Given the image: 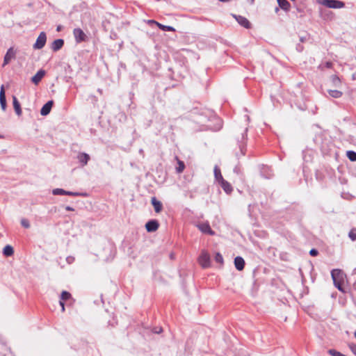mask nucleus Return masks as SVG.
<instances>
[{"label":"nucleus","instance_id":"nucleus-24","mask_svg":"<svg viewBox=\"0 0 356 356\" xmlns=\"http://www.w3.org/2000/svg\"><path fill=\"white\" fill-rule=\"evenodd\" d=\"M214 177H215V179L216 181H218V183L223 179V177L222 176V174H221V172H220V168L216 165L214 167Z\"/></svg>","mask_w":356,"mask_h":356},{"label":"nucleus","instance_id":"nucleus-44","mask_svg":"<svg viewBox=\"0 0 356 356\" xmlns=\"http://www.w3.org/2000/svg\"><path fill=\"white\" fill-rule=\"evenodd\" d=\"M218 120V128L216 129L217 130H219L221 127H222V122L220 120Z\"/></svg>","mask_w":356,"mask_h":356},{"label":"nucleus","instance_id":"nucleus-2","mask_svg":"<svg viewBox=\"0 0 356 356\" xmlns=\"http://www.w3.org/2000/svg\"><path fill=\"white\" fill-rule=\"evenodd\" d=\"M54 195L84 196L85 194L79 192L67 191L63 188H55L52 191Z\"/></svg>","mask_w":356,"mask_h":356},{"label":"nucleus","instance_id":"nucleus-23","mask_svg":"<svg viewBox=\"0 0 356 356\" xmlns=\"http://www.w3.org/2000/svg\"><path fill=\"white\" fill-rule=\"evenodd\" d=\"M13 253H14L13 248L10 245H6L4 247V248L3 249V254L6 257H10L13 254Z\"/></svg>","mask_w":356,"mask_h":356},{"label":"nucleus","instance_id":"nucleus-51","mask_svg":"<svg viewBox=\"0 0 356 356\" xmlns=\"http://www.w3.org/2000/svg\"><path fill=\"white\" fill-rule=\"evenodd\" d=\"M355 337L356 338V331L354 333Z\"/></svg>","mask_w":356,"mask_h":356},{"label":"nucleus","instance_id":"nucleus-12","mask_svg":"<svg viewBox=\"0 0 356 356\" xmlns=\"http://www.w3.org/2000/svg\"><path fill=\"white\" fill-rule=\"evenodd\" d=\"M45 75V71L43 70H40L37 72V73L31 78L32 82L37 85L42 80V79Z\"/></svg>","mask_w":356,"mask_h":356},{"label":"nucleus","instance_id":"nucleus-5","mask_svg":"<svg viewBox=\"0 0 356 356\" xmlns=\"http://www.w3.org/2000/svg\"><path fill=\"white\" fill-rule=\"evenodd\" d=\"M73 34L77 43L86 40L87 36L85 33L79 28L74 29Z\"/></svg>","mask_w":356,"mask_h":356},{"label":"nucleus","instance_id":"nucleus-43","mask_svg":"<svg viewBox=\"0 0 356 356\" xmlns=\"http://www.w3.org/2000/svg\"><path fill=\"white\" fill-rule=\"evenodd\" d=\"M325 66H326V67H327V68H330V67H332V63L331 62H327V63H325Z\"/></svg>","mask_w":356,"mask_h":356},{"label":"nucleus","instance_id":"nucleus-19","mask_svg":"<svg viewBox=\"0 0 356 356\" xmlns=\"http://www.w3.org/2000/svg\"><path fill=\"white\" fill-rule=\"evenodd\" d=\"M331 276L333 281L341 280L343 279V273L340 269H333L331 271Z\"/></svg>","mask_w":356,"mask_h":356},{"label":"nucleus","instance_id":"nucleus-27","mask_svg":"<svg viewBox=\"0 0 356 356\" xmlns=\"http://www.w3.org/2000/svg\"><path fill=\"white\" fill-rule=\"evenodd\" d=\"M60 298V301H65V300H69L71 298V294L66 291H63L61 293Z\"/></svg>","mask_w":356,"mask_h":356},{"label":"nucleus","instance_id":"nucleus-38","mask_svg":"<svg viewBox=\"0 0 356 356\" xmlns=\"http://www.w3.org/2000/svg\"><path fill=\"white\" fill-rule=\"evenodd\" d=\"M240 150H241V155H245V150H246V149H245V148L243 145H240Z\"/></svg>","mask_w":356,"mask_h":356},{"label":"nucleus","instance_id":"nucleus-32","mask_svg":"<svg viewBox=\"0 0 356 356\" xmlns=\"http://www.w3.org/2000/svg\"><path fill=\"white\" fill-rule=\"evenodd\" d=\"M215 261L217 263L222 264L223 263V257L221 254L217 253L215 256Z\"/></svg>","mask_w":356,"mask_h":356},{"label":"nucleus","instance_id":"nucleus-35","mask_svg":"<svg viewBox=\"0 0 356 356\" xmlns=\"http://www.w3.org/2000/svg\"><path fill=\"white\" fill-rule=\"evenodd\" d=\"M21 224L25 228H29L30 227L29 222L25 219L22 220Z\"/></svg>","mask_w":356,"mask_h":356},{"label":"nucleus","instance_id":"nucleus-41","mask_svg":"<svg viewBox=\"0 0 356 356\" xmlns=\"http://www.w3.org/2000/svg\"><path fill=\"white\" fill-rule=\"evenodd\" d=\"M234 172L236 174H239L240 173V169H239V167L238 166H236L234 169Z\"/></svg>","mask_w":356,"mask_h":356},{"label":"nucleus","instance_id":"nucleus-39","mask_svg":"<svg viewBox=\"0 0 356 356\" xmlns=\"http://www.w3.org/2000/svg\"><path fill=\"white\" fill-rule=\"evenodd\" d=\"M153 332L156 334L161 333L162 332V328L161 327H159V328L156 327L154 329Z\"/></svg>","mask_w":356,"mask_h":356},{"label":"nucleus","instance_id":"nucleus-48","mask_svg":"<svg viewBox=\"0 0 356 356\" xmlns=\"http://www.w3.org/2000/svg\"><path fill=\"white\" fill-rule=\"evenodd\" d=\"M249 1H250V3L251 4L254 3V0H249Z\"/></svg>","mask_w":356,"mask_h":356},{"label":"nucleus","instance_id":"nucleus-6","mask_svg":"<svg viewBox=\"0 0 356 356\" xmlns=\"http://www.w3.org/2000/svg\"><path fill=\"white\" fill-rule=\"evenodd\" d=\"M16 51L13 47H10L3 58V66L8 64L12 59L15 58Z\"/></svg>","mask_w":356,"mask_h":356},{"label":"nucleus","instance_id":"nucleus-28","mask_svg":"<svg viewBox=\"0 0 356 356\" xmlns=\"http://www.w3.org/2000/svg\"><path fill=\"white\" fill-rule=\"evenodd\" d=\"M347 156L351 161H356V152L354 151H348L347 152Z\"/></svg>","mask_w":356,"mask_h":356},{"label":"nucleus","instance_id":"nucleus-31","mask_svg":"<svg viewBox=\"0 0 356 356\" xmlns=\"http://www.w3.org/2000/svg\"><path fill=\"white\" fill-rule=\"evenodd\" d=\"M327 352L332 356H341L342 355L341 353H340L334 349H330V350H328Z\"/></svg>","mask_w":356,"mask_h":356},{"label":"nucleus","instance_id":"nucleus-46","mask_svg":"<svg viewBox=\"0 0 356 356\" xmlns=\"http://www.w3.org/2000/svg\"><path fill=\"white\" fill-rule=\"evenodd\" d=\"M62 28H63V27H62V26H61V25H58V26H57V28H56V31H61V29H62Z\"/></svg>","mask_w":356,"mask_h":356},{"label":"nucleus","instance_id":"nucleus-14","mask_svg":"<svg viewBox=\"0 0 356 356\" xmlns=\"http://www.w3.org/2000/svg\"><path fill=\"white\" fill-rule=\"evenodd\" d=\"M0 104L3 111L6 109V98L3 85L1 86L0 90Z\"/></svg>","mask_w":356,"mask_h":356},{"label":"nucleus","instance_id":"nucleus-3","mask_svg":"<svg viewBox=\"0 0 356 356\" xmlns=\"http://www.w3.org/2000/svg\"><path fill=\"white\" fill-rule=\"evenodd\" d=\"M47 42V35L44 32H41L38 35L36 42L33 44V47L34 49H42Z\"/></svg>","mask_w":356,"mask_h":356},{"label":"nucleus","instance_id":"nucleus-15","mask_svg":"<svg viewBox=\"0 0 356 356\" xmlns=\"http://www.w3.org/2000/svg\"><path fill=\"white\" fill-rule=\"evenodd\" d=\"M245 260L243 257L238 256L234 259V266L238 270H243L245 267Z\"/></svg>","mask_w":356,"mask_h":356},{"label":"nucleus","instance_id":"nucleus-7","mask_svg":"<svg viewBox=\"0 0 356 356\" xmlns=\"http://www.w3.org/2000/svg\"><path fill=\"white\" fill-rule=\"evenodd\" d=\"M198 229L204 234H207L211 236H213L215 232L211 229L208 222H203L197 225Z\"/></svg>","mask_w":356,"mask_h":356},{"label":"nucleus","instance_id":"nucleus-21","mask_svg":"<svg viewBox=\"0 0 356 356\" xmlns=\"http://www.w3.org/2000/svg\"><path fill=\"white\" fill-rule=\"evenodd\" d=\"M261 173L262 176L266 179H270L273 175L271 169L268 166L264 167L261 171Z\"/></svg>","mask_w":356,"mask_h":356},{"label":"nucleus","instance_id":"nucleus-45","mask_svg":"<svg viewBox=\"0 0 356 356\" xmlns=\"http://www.w3.org/2000/svg\"><path fill=\"white\" fill-rule=\"evenodd\" d=\"M247 131H248V129H245V130L244 133L242 134V139H244L245 136H247V134H246Z\"/></svg>","mask_w":356,"mask_h":356},{"label":"nucleus","instance_id":"nucleus-17","mask_svg":"<svg viewBox=\"0 0 356 356\" xmlns=\"http://www.w3.org/2000/svg\"><path fill=\"white\" fill-rule=\"evenodd\" d=\"M151 203L156 213H160L162 211L163 204L155 197H152Z\"/></svg>","mask_w":356,"mask_h":356},{"label":"nucleus","instance_id":"nucleus-8","mask_svg":"<svg viewBox=\"0 0 356 356\" xmlns=\"http://www.w3.org/2000/svg\"><path fill=\"white\" fill-rule=\"evenodd\" d=\"M159 227V224L156 220H150L145 224V228L148 232L156 231Z\"/></svg>","mask_w":356,"mask_h":356},{"label":"nucleus","instance_id":"nucleus-20","mask_svg":"<svg viewBox=\"0 0 356 356\" xmlns=\"http://www.w3.org/2000/svg\"><path fill=\"white\" fill-rule=\"evenodd\" d=\"M149 23H155L159 26V29H161V30H163L164 31H175V29L172 26L163 25L159 22H156L154 20H149Z\"/></svg>","mask_w":356,"mask_h":356},{"label":"nucleus","instance_id":"nucleus-22","mask_svg":"<svg viewBox=\"0 0 356 356\" xmlns=\"http://www.w3.org/2000/svg\"><path fill=\"white\" fill-rule=\"evenodd\" d=\"M279 6L284 10L288 11L290 8V3L287 0H277Z\"/></svg>","mask_w":356,"mask_h":356},{"label":"nucleus","instance_id":"nucleus-13","mask_svg":"<svg viewBox=\"0 0 356 356\" xmlns=\"http://www.w3.org/2000/svg\"><path fill=\"white\" fill-rule=\"evenodd\" d=\"M63 45L64 40L63 39H56L51 43V48L53 51H58L63 47Z\"/></svg>","mask_w":356,"mask_h":356},{"label":"nucleus","instance_id":"nucleus-10","mask_svg":"<svg viewBox=\"0 0 356 356\" xmlns=\"http://www.w3.org/2000/svg\"><path fill=\"white\" fill-rule=\"evenodd\" d=\"M77 159L79 162L81 164L82 166H84L88 164V162L90 159V155L85 152H81L78 154Z\"/></svg>","mask_w":356,"mask_h":356},{"label":"nucleus","instance_id":"nucleus-47","mask_svg":"<svg viewBox=\"0 0 356 356\" xmlns=\"http://www.w3.org/2000/svg\"><path fill=\"white\" fill-rule=\"evenodd\" d=\"M219 1H221V2H229L231 0H218Z\"/></svg>","mask_w":356,"mask_h":356},{"label":"nucleus","instance_id":"nucleus-11","mask_svg":"<svg viewBox=\"0 0 356 356\" xmlns=\"http://www.w3.org/2000/svg\"><path fill=\"white\" fill-rule=\"evenodd\" d=\"M53 104V101L50 100L44 104L40 110V114L43 116L47 115L51 111Z\"/></svg>","mask_w":356,"mask_h":356},{"label":"nucleus","instance_id":"nucleus-25","mask_svg":"<svg viewBox=\"0 0 356 356\" xmlns=\"http://www.w3.org/2000/svg\"><path fill=\"white\" fill-rule=\"evenodd\" d=\"M329 95L333 98H339L342 96V92L337 90H328Z\"/></svg>","mask_w":356,"mask_h":356},{"label":"nucleus","instance_id":"nucleus-16","mask_svg":"<svg viewBox=\"0 0 356 356\" xmlns=\"http://www.w3.org/2000/svg\"><path fill=\"white\" fill-rule=\"evenodd\" d=\"M219 184L227 194H230L232 192V186L227 181L223 179L219 182Z\"/></svg>","mask_w":356,"mask_h":356},{"label":"nucleus","instance_id":"nucleus-18","mask_svg":"<svg viewBox=\"0 0 356 356\" xmlns=\"http://www.w3.org/2000/svg\"><path fill=\"white\" fill-rule=\"evenodd\" d=\"M13 104L16 114L18 116H20L22 115V108L20 103L19 102L17 98L15 96H13Z\"/></svg>","mask_w":356,"mask_h":356},{"label":"nucleus","instance_id":"nucleus-34","mask_svg":"<svg viewBox=\"0 0 356 356\" xmlns=\"http://www.w3.org/2000/svg\"><path fill=\"white\" fill-rule=\"evenodd\" d=\"M334 282V284L335 285V286L339 290V291H342V286H341V280H335V281H333Z\"/></svg>","mask_w":356,"mask_h":356},{"label":"nucleus","instance_id":"nucleus-30","mask_svg":"<svg viewBox=\"0 0 356 356\" xmlns=\"http://www.w3.org/2000/svg\"><path fill=\"white\" fill-rule=\"evenodd\" d=\"M331 80H332V83L335 86H338L341 83L339 78L337 75H332L331 76Z\"/></svg>","mask_w":356,"mask_h":356},{"label":"nucleus","instance_id":"nucleus-50","mask_svg":"<svg viewBox=\"0 0 356 356\" xmlns=\"http://www.w3.org/2000/svg\"><path fill=\"white\" fill-rule=\"evenodd\" d=\"M300 41L301 42H304L305 41L304 38H300Z\"/></svg>","mask_w":356,"mask_h":356},{"label":"nucleus","instance_id":"nucleus-52","mask_svg":"<svg viewBox=\"0 0 356 356\" xmlns=\"http://www.w3.org/2000/svg\"><path fill=\"white\" fill-rule=\"evenodd\" d=\"M341 356H346V355H345L342 354Z\"/></svg>","mask_w":356,"mask_h":356},{"label":"nucleus","instance_id":"nucleus-49","mask_svg":"<svg viewBox=\"0 0 356 356\" xmlns=\"http://www.w3.org/2000/svg\"><path fill=\"white\" fill-rule=\"evenodd\" d=\"M279 11V8H275V12L277 13Z\"/></svg>","mask_w":356,"mask_h":356},{"label":"nucleus","instance_id":"nucleus-37","mask_svg":"<svg viewBox=\"0 0 356 356\" xmlns=\"http://www.w3.org/2000/svg\"><path fill=\"white\" fill-rule=\"evenodd\" d=\"M66 261L67 262V264H71L74 261V257L69 256L66 258Z\"/></svg>","mask_w":356,"mask_h":356},{"label":"nucleus","instance_id":"nucleus-36","mask_svg":"<svg viewBox=\"0 0 356 356\" xmlns=\"http://www.w3.org/2000/svg\"><path fill=\"white\" fill-rule=\"evenodd\" d=\"M309 254L312 257H316L318 254V251L315 249V248H312L310 251H309Z\"/></svg>","mask_w":356,"mask_h":356},{"label":"nucleus","instance_id":"nucleus-40","mask_svg":"<svg viewBox=\"0 0 356 356\" xmlns=\"http://www.w3.org/2000/svg\"><path fill=\"white\" fill-rule=\"evenodd\" d=\"M59 304L61 307V310L62 312H64L65 311V304H64V301H59Z\"/></svg>","mask_w":356,"mask_h":356},{"label":"nucleus","instance_id":"nucleus-42","mask_svg":"<svg viewBox=\"0 0 356 356\" xmlns=\"http://www.w3.org/2000/svg\"><path fill=\"white\" fill-rule=\"evenodd\" d=\"M65 210H66V211H74V208H72V207H70V206H66V207H65Z\"/></svg>","mask_w":356,"mask_h":356},{"label":"nucleus","instance_id":"nucleus-1","mask_svg":"<svg viewBox=\"0 0 356 356\" xmlns=\"http://www.w3.org/2000/svg\"><path fill=\"white\" fill-rule=\"evenodd\" d=\"M318 3L330 8H341L345 6V3L339 0H318Z\"/></svg>","mask_w":356,"mask_h":356},{"label":"nucleus","instance_id":"nucleus-9","mask_svg":"<svg viewBox=\"0 0 356 356\" xmlns=\"http://www.w3.org/2000/svg\"><path fill=\"white\" fill-rule=\"evenodd\" d=\"M237 22L245 29L250 28V23L247 18L241 15H234Z\"/></svg>","mask_w":356,"mask_h":356},{"label":"nucleus","instance_id":"nucleus-33","mask_svg":"<svg viewBox=\"0 0 356 356\" xmlns=\"http://www.w3.org/2000/svg\"><path fill=\"white\" fill-rule=\"evenodd\" d=\"M348 348L352 351V353L356 356V344L350 343L348 344Z\"/></svg>","mask_w":356,"mask_h":356},{"label":"nucleus","instance_id":"nucleus-29","mask_svg":"<svg viewBox=\"0 0 356 356\" xmlns=\"http://www.w3.org/2000/svg\"><path fill=\"white\" fill-rule=\"evenodd\" d=\"M348 236L351 241H356V228H353L348 233Z\"/></svg>","mask_w":356,"mask_h":356},{"label":"nucleus","instance_id":"nucleus-26","mask_svg":"<svg viewBox=\"0 0 356 356\" xmlns=\"http://www.w3.org/2000/svg\"><path fill=\"white\" fill-rule=\"evenodd\" d=\"M176 159L177 160L178 164V166L176 168V171L177 173H181L185 168V164L182 161H180L177 156H176Z\"/></svg>","mask_w":356,"mask_h":356},{"label":"nucleus","instance_id":"nucleus-4","mask_svg":"<svg viewBox=\"0 0 356 356\" xmlns=\"http://www.w3.org/2000/svg\"><path fill=\"white\" fill-rule=\"evenodd\" d=\"M198 261H199L200 264L204 268H208L210 266V262H211L210 257H209V254L205 251H203L201 253L200 256L199 257Z\"/></svg>","mask_w":356,"mask_h":356}]
</instances>
